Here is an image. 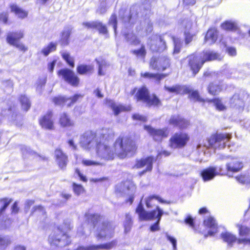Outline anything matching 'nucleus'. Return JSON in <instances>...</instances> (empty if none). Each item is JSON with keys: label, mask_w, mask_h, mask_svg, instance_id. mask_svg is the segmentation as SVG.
<instances>
[{"label": "nucleus", "mask_w": 250, "mask_h": 250, "mask_svg": "<svg viewBox=\"0 0 250 250\" xmlns=\"http://www.w3.org/2000/svg\"><path fill=\"white\" fill-rule=\"evenodd\" d=\"M114 136L115 133L109 129L100 134L99 141L95 146L99 156L106 160H112L116 157L125 159L128 154L134 155L137 153V142L129 135L121 134L116 139L112 146L107 144Z\"/></svg>", "instance_id": "obj_1"}, {"label": "nucleus", "mask_w": 250, "mask_h": 250, "mask_svg": "<svg viewBox=\"0 0 250 250\" xmlns=\"http://www.w3.org/2000/svg\"><path fill=\"white\" fill-rule=\"evenodd\" d=\"M130 94L133 96L136 102H142L148 107H159L163 104L161 100L156 94H150L149 90L146 85L133 88Z\"/></svg>", "instance_id": "obj_2"}, {"label": "nucleus", "mask_w": 250, "mask_h": 250, "mask_svg": "<svg viewBox=\"0 0 250 250\" xmlns=\"http://www.w3.org/2000/svg\"><path fill=\"white\" fill-rule=\"evenodd\" d=\"M70 236L60 226L53 229L48 238V242L51 246L61 248L69 246L71 243Z\"/></svg>", "instance_id": "obj_3"}, {"label": "nucleus", "mask_w": 250, "mask_h": 250, "mask_svg": "<svg viewBox=\"0 0 250 250\" xmlns=\"http://www.w3.org/2000/svg\"><path fill=\"white\" fill-rule=\"evenodd\" d=\"M232 138L231 133L216 132L207 139L209 146L218 149H224Z\"/></svg>", "instance_id": "obj_4"}, {"label": "nucleus", "mask_w": 250, "mask_h": 250, "mask_svg": "<svg viewBox=\"0 0 250 250\" xmlns=\"http://www.w3.org/2000/svg\"><path fill=\"white\" fill-rule=\"evenodd\" d=\"M189 134L184 131L176 132L168 140V146L172 149H181L185 147L190 141Z\"/></svg>", "instance_id": "obj_5"}, {"label": "nucleus", "mask_w": 250, "mask_h": 250, "mask_svg": "<svg viewBox=\"0 0 250 250\" xmlns=\"http://www.w3.org/2000/svg\"><path fill=\"white\" fill-rule=\"evenodd\" d=\"M250 102V95L245 91L234 93L229 100L230 107L236 109H243L246 102Z\"/></svg>", "instance_id": "obj_6"}, {"label": "nucleus", "mask_w": 250, "mask_h": 250, "mask_svg": "<svg viewBox=\"0 0 250 250\" xmlns=\"http://www.w3.org/2000/svg\"><path fill=\"white\" fill-rule=\"evenodd\" d=\"M115 226L109 221H103L100 226L97 229L96 237L98 239H102L106 237L111 238L113 237Z\"/></svg>", "instance_id": "obj_7"}, {"label": "nucleus", "mask_w": 250, "mask_h": 250, "mask_svg": "<svg viewBox=\"0 0 250 250\" xmlns=\"http://www.w3.org/2000/svg\"><path fill=\"white\" fill-rule=\"evenodd\" d=\"M23 37L24 33L22 31L10 32L6 36V41L9 44L15 46L20 50L25 52L27 50L28 48L20 42V40Z\"/></svg>", "instance_id": "obj_8"}, {"label": "nucleus", "mask_w": 250, "mask_h": 250, "mask_svg": "<svg viewBox=\"0 0 250 250\" xmlns=\"http://www.w3.org/2000/svg\"><path fill=\"white\" fill-rule=\"evenodd\" d=\"M39 124L43 129L53 130L55 129L54 113L52 110H47L38 120Z\"/></svg>", "instance_id": "obj_9"}, {"label": "nucleus", "mask_w": 250, "mask_h": 250, "mask_svg": "<svg viewBox=\"0 0 250 250\" xmlns=\"http://www.w3.org/2000/svg\"><path fill=\"white\" fill-rule=\"evenodd\" d=\"M82 97L83 95L78 94H74L71 97L58 95L53 97L52 102L55 105L63 106L66 105L67 107H70Z\"/></svg>", "instance_id": "obj_10"}, {"label": "nucleus", "mask_w": 250, "mask_h": 250, "mask_svg": "<svg viewBox=\"0 0 250 250\" xmlns=\"http://www.w3.org/2000/svg\"><path fill=\"white\" fill-rule=\"evenodd\" d=\"M144 128L147 131L149 135L155 142H161L169 135V131L167 127L155 128L149 125H145Z\"/></svg>", "instance_id": "obj_11"}, {"label": "nucleus", "mask_w": 250, "mask_h": 250, "mask_svg": "<svg viewBox=\"0 0 250 250\" xmlns=\"http://www.w3.org/2000/svg\"><path fill=\"white\" fill-rule=\"evenodd\" d=\"M57 74L67 83L73 86H78L80 83L79 77L74 71L68 68H62L57 72Z\"/></svg>", "instance_id": "obj_12"}, {"label": "nucleus", "mask_w": 250, "mask_h": 250, "mask_svg": "<svg viewBox=\"0 0 250 250\" xmlns=\"http://www.w3.org/2000/svg\"><path fill=\"white\" fill-rule=\"evenodd\" d=\"M188 66L191 72V76L195 77L200 72L204 65V62L200 61L198 56L195 53H192L187 57Z\"/></svg>", "instance_id": "obj_13"}, {"label": "nucleus", "mask_w": 250, "mask_h": 250, "mask_svg": "<svg viewBox=\"0 0 250 250\" xmlns=\"http://www.w3.org/2000/svg\"><path fill=\"white\" fill-rule=\"evenodd\" d=\"M157 212L156 208L151 211H146L145 209L141 202H140L135 208V212L138 214L139 220L141 221H147L153 220Z\"/></svg>", "instance_id": "obj_14"}, {"label": "nucleus", "mask_w": 250, "mask_h": 250, "mask_svg": "<svg viewBox=\"0 0 250 250\" xmlns=\"http://www.w3.org/2000/svg\"><path fill=\"white\" fill-rule=\"evenodd\" d=\"M149 64L154 70L164 71L170 67V60L167 56L162 57L159 60L153 57L151 59Z\"/></svg>", "instance_id": "obj_15"}, {"label": "nucleus", "mask_w": 250, "mask_h": 250, "mask_svg": "<svg viewBox=\"0 0 250 250\" xmlns=\"http://www.w3.org/2000/svg\"><path fill=\"white\" fill-rule=\"evenodd\" d=\"M54 158L58 167L62 169H66L69 162L67 155L60 148H56L54 150Z\"/></svg>", "instance_id": "obj_16"}, {"label": "nucleus", "mask_w": 250, "mask_h": 250, "mask_svg": "<svg viewBox=\"0 0 250 250\" xmlns=\"http://www.w3.org/2000/svg\"><path fill=\"white\" fill-rule=\"evenodd\" d=\"M168 124L173 127L184 129L187 128L190 125V121L180 115H172L168 121Z\"/></svg>", "instance_id": "obj_17"}, {"label": "nucleus", "mask_w": 250, "mask_h": 250, "mask_svg": "<svg viewBox=\"0 0 250 250\" xmlns=\"http://www.w3.org/2000/svg\"><path fill=\"white\" fill-rule=\"evenodd\" d=\"M243 167V164L238 158H231L230 161L226 164L227 171L231 173H236L240 171Z\"/></svg>", "instance_id": "obj_18"}, {"label": "nucleus", "mask_w": 250, "mask_h": 250, "mask_svg": "<svg viewBox=\"0 0 250 250\" xmlns=\"http://www.w3.org/2000/svg\"><path fill=\"white\" fill-rule=\"evenodd\" d=\"M58 124L62 128H70L75 125L74 122L66 112H63L60 114Z\"/></svg>", "instance_id": "obj_19"}, {"label": "nucleus", "mask_w": 250, "mask_h": 250, "mask_svg": "<svg viewBox=\"0 0 250 250\" xmlns=\"http://www.w3.org/2000/svg\"><path fill=\"white\" fill-rule=\"evenodd\" d=\"M154 161V157L152 156H148L145 158L136 159L135 163L133 167L139 169L146 166V167H153V164Z\"/></svg>", "instance_id": "obj_20"}, {"label": "nucleus", "mask_w": 250, "mask_h": 250, "mask_svg": "<svg viewBox=\"0 0 250 250\" xmlns=\"http://www.w3.org/2000/svg\"><path fill=\"white\" fill-rule=\"evenodd\" d=\"M10 12L15 15L18 18L24 19L28 15V12L21 7L16 3H12L9 5Z\"/></svg>", "instance_id": "obj_21"}, {"label": "nucleus", "mask_w": 250, "mask_h": 250, "mask_svg": "<svg viewBox=\"0 0 250 250\" xmlns=\"http://www.w3.org/2000/svg\"><path fill=\"white\" fill-rule=\"evenodd\" d=\"M216 170V167H209L203 169L201 172L200 175L204 181H210L217 175Z\"/></svg>", "instance_id": "obj_22"}, {"label": "nucleus", "mask_w": 250, "mask_h": 250, "mask_svg": "<svg viewBox=\"0 0 250 250\" xmlns=\"http://www.w3.org/2000/svg\"><path fill=\"white\" fill-rule=\"evenodd\" d=\"M164 89L169 93L179 95H185L188 92V87L185 85L176 84L172 86H164Z\"/></svg>", "instance_id": "obj_23"}, {"label": "nucleus", "mask_w": 250, "mask_h": 250, "mask_svg": "<svg viewBox=\"0 0 250 250\" xmlns=\"http://www.w3.org/2000/svg\"><path fill=\"white\" fill-rule=\"evenodd\" d=\"M121 188L120 189H117L116 191L119 193L125 192L126 191H130L131 192H135L136 186L134 182L129 179L123 181L120 183Z\"/></svg>", "instance_id": "obj_24"}, {"label": "nucleus", "mask_w": 250, "mask_h": 250, "mask_svg": "<svg viewBox=\"0 0 250 250\" xmlns=\"http://www.w3.org/2000/svg\"><path fill=\"white\" fill-rule=\"evenodd\" d=\"M218 31L215 27H211L207 30L204 42H209L210 44H214L218 39Z\"/></svg>", "instance_id": "obj_25"}, {"label": "nucleus", "mask_w": 250, "mask_h": 250, "mask_svg": "<svg viewBox=\"0 0 250 250\" xmlns=\"http://www.w3.org/2000/svg\"><path fill=\"white\" fill-rule=\"evenodd\" d=\"M76 71L80 75H90L94 72V67L91 64H80L77 65Z\"/></svg>", "instance_id": "obj_26"}, {"label": "nucleus", "mask_w": 250, "mask_h": 250, "mask_svg": "<svg viewBox=\"0 0 250 250\" xmlns=\"http://www.w3.org/2000/svg\"><path fill=\"white\" fill-rule=\"evenodd\" d=\"M247 220L243 219L241 222L236 225V227L238 229L239 235L241 237H247L250 234V228L247 224Z\"/></svg>", "instance_id": "obj_27"}, {"label": "nucleus", "mask_w": 250, "mask_h": 250, "mask_svg": "<svg viewBox=\"0 0 250 250\" xmlns=\"http://www.w3.org/2000/svg\"><path fill=\"white\" fill-rule=\"evenodd\" d=\"M204 58L202 60L204 63L207 62H211L215 60L221 61L223 57L220 54L212 51H204L203 52Z\"/></svg>", "instance_id": "obj_28"}, {"label": "nucleus", "mask_w": 250, "mask_h": 250, "mask_svg": "<svg viewBox=\"0 0 250 250\" xmlns=\"http://www.w3.org/2000/svg\"><path fill=\"white\" fill-rule=\"evenodd\" d=\"M207 91L211 96L218 95L223 90L222 86L221 84L210 82L207 86Z\"/></svg>", "instance_id": "obj_29"}, {"label": "nucleus", "mask_w": 250, "mask_h": 250, "mask_svg": "<svg viewBox=\"0 0 250 250\" xmlns=\"http://www.w3.org/2000/svg\"><path fill=\"white\" fill-rule=\"evenodd\" d=\"M188 92L187 94H188V98L191 100H193L194 102H197L199 103H205L207 102V99H205L202 98L199 91L197 90H191L188 87Z\"/></svg>", "instance_id": "obj_30"}, {"label": "nucleus", "mask_w": 250, "mask_h": 250, "mask_svg": "<svg viewBox=\"0 0 250 250\" xmlns=\"http://www.w3.org/2000/svg\"><path fill=\"white\" fill-rule=\"evenodd\" d=\"M97 135L96 132L92 130L85 131L82 135L83 142L85 145H89L97 138Z\"/></svg>", "instance_id": "obj_31"}, {"label": "nucleus", "mask_w": 250, "mask_h": 250, "mask_svg": "<svg viewBox=\"0 0 250 250\" xmlns=\"http://www.w3.org/2000/svg\"><path fill=\"white\" fill-rule=\"evenodd\" d=\"M220 236L223 240L227 243L231 247L235 242L238 244V238H237L234 234L229 232H223L221 233Z\"/></svg>", "instance_id": "obj_32"}, {"label": "nucleus", "mask_w": 250, "mask_h": 250, "mask_svg": "<svg viewBox=\"0 0 250 250\" xmlns=\"http://www.w3.org/2000/svg\"><path fill=\"white\" fill-rule=\"evenodd\" d=\"M110 106L112 109L114 114L116 116L118 115L122 112H127L131 110L130 105H117L114 103H111Z\"/></svg>", "instance_id": "obj_33"}, {"label": "nucleus", "mask_w": 250, "mask_h": 250, "mask_svg": "<svg viewBox=\"0 0 250 250\" xmlns=\"http://www.w3.org/2000/svg\"><path fill=\"white\" fill-rule=\"evenodd\" d=\"M140 76L141 78L146 79H154L156 82L159 83L166 76V75L164 74L152 73L145 72L144 73H141Z\"/></svg>", "instance_id": "obj_34"}, {"label": "nucleus", "mask_w": 250, "mask_h": 250, "mask_svg": "<svg viewBox=\"0 0 250 250\" xmlns=\"http://www.w3.org/2000/svg\"><path fill=\"white\" fill-rule=\"evenodd\" d=\"M84 216L86 222L91 223L93 227H95L97 224L101 221L102 219V216L97 213H85Z\"/></svg>", "instance_id": "obj_35"}, {"label": "nucleus", "mask_w": 250, "mask_h": 250, "mask_svg": "<svg viewBox=\"0 0 250 250\" xmlns=\"http://www.w3.org/2000/svg\"><path fill=\"white\" fill-rule=\"evenodd\" d=\"M207 102L213 104L216 109L219 111H225L227 109V106L223 104L221 98L218 97L207 99Z\"/></svg>", "instance_id": "obj_36"}, {"label": "nucleus", "mask_w": 250, "mask_h": 250, "mask_svg": "<svg viewBox=\"0 0 250 250\" xmlns=\"http://www.w3.org/2000/svg\"><path fill=\"white\" fill-rule=\"evenodd\" d=\"M22 109L27 112L31 107V102L29 98L25 95H21L19 97Z\"/></svg>", "instance_id": "obj_37"}, {"label": "nucleus", "mask_w": 250, "mask_h": 250, "mask_svg": "<svg viewBox=\"0 0 250 250\" xmlns=\"http://www.w3.org/2000/svg\"><path fill=\"white\" fill-rule=\"evenodd\" d=\"M156 210H157L158 212L157 215L155 216L157 218V221L150 226V229L151 231H156L159 230L160 228L159 227V224L160 221L161 217L164 213L163 210L159 206L156 207Z\"/></svg>", "instance_id": "obj_38"}, {"label": "nucleus", "mask_w": 250, "mask_h": 250, "mask_svg": "<svg viewBox=\"0 0 250 250\" xmlns=\"http://www.w3.org/2000/svg\"><path fill=\"white\" fill-rule=\"evenodd\" d=\"M221 27L224 30L234 31L237 29L236 24L230 21H226L221 24Z\"/></svg>", "instance_id": "obj_39"}, {"label": "nucleus", "mask_w": 250, "mask_h": 250, "mask_svg": "<svg viewBox=\"0 0 250 250\" xmlns=\"http://www.w3.org/2000/svg\"><path fill=\"white\" fill-rule=\"evenodd\" d=\"M57 45L56 42H50L42 49L41 52L44 56H47L51 52L56 50Z\"/></svg>", "instance_id": "obj_40"}, {"label": "nucleus", "mask_w": 250, "mask_h": 250, "mask_svg": "<svg viewBox=\"0 0 250 250\" xmlns=\"http://www.w3.org/2000/svg\"><path fill=\"white\" fill-rule=\"evenodd\" d=\"M203 225L207 228L212 229H217V225L216 223L215 219L213 217L209 216L205 219L203 222Z\"/></svg>", "instance_id": "obj_41"}, {"label": "nucleus", "mask_w": 250, "mask_h": 250, "mask_svg": "<svg viewBox=\"0 0 250 250\" xmlns=\"http://www.w3.org/2000/svg\"><path fill=\"white\" fill-rule=\"evenodd\" d=\"M11 243V240L8 236L0 234V250H5Z\"/></svg>", "instance_id": "obj_42"}, {"label": "nucleus", "mask_w": 250, "mask_h": 250, "mask_svg": "<svg viewBox=\"0 0 250 250\" xmlns=\"http://www.w3.org/2000/svg\"><path fill=\"white\" fill-rule=\"evenodd\" d=\"M167 49L166 42L163 39H160L158 42L155 44L154 52L161 53Z\"/></svg>", "instance_id": "obj_43"}, {"label": "nucleus", "mask_w": 250, "mask_h": 250, "mask_svg": "<svg viewBox=\"0 0 250 250\" xmlns=\"http://www.w3.org/2000/svg\"><path fill=\"white\" fill-rule=\"evenodd\" d=\"M131 52L137 58H140L143 59L145 58L146 55V51L144 45H142L139 49L132 50Z\"/></svg>", "instance_id": "obj_44"}, {"label": "nucleus", "mask_w": 250, "mask_h": 250, "mask_svg": "<svg viewBox=\"0 0 250 250\" xmlns=\"http://www.w3.org/2000/svg\"><path fill=\"white\" fill-rule=\"evenodd\" d=\"M71 34V30L63 31L62 33L61 38L60 39V43L62 46L68 45L69 43V39Z\"/></svg>", "instance_id": "obj_45"}, {"label": "nucleus", "mask_w": 250, "mask_h": 250, "mask_svg": "<svg viewBox=\"0 0 250 250\" xmlns=\"http://www.w3.org/2000/svg\"><path fill=\"white\" fill-rule=\"evenodd\" d=\"M125 220L124 223V228L125 232H128L132 226L133 221L132 217L129 213H126L125 214Z\"/></svg>", "instance_id": "obj_46"}, {"label": "nucleus", "mask_w": 250, "mask_h": 250, "mask_svg": "<svg viewBox=\"0 0 250 250\" xmlns=\"http://www.w3.org/2000/svg\"><path fill=\"white\" fill-rule=\"evenodd\" d=\"M61 56L62 58L70 67L71 68H73L74 67V60L73 58L70 55L69 53L63 52L61 54Z\"/></svg>", "instance_id": "obj_47"}, {"label": "nucleus", "mask_w": 250, "mask_h": 250, "mask_svg": "<svg viewBox=\"0 0 250 250\" xmlns=\"http://www.w3.org/2000/svg\"><path fill=\"white\" fill-rule=\"evenodd\" d=\"M153 199H155L158 200L160 203H164L165 201L162 199L160 197L156 195H151L148 196L146 199V205L147 208H150L152 207V205L151 204V201Z\"/></svg>", "instance_id": "obj_48"}, {"label": "nucleus", "mask_w": 250, "mask_h": 250, "mask_svg": "<svg viewBox=\"0 0 250 250\" xmlns=\"http://www.w3.org/2000/svg\"><path fill=\"white\" fill-rule=\"evenodd\" d=\"M38 213H40L42 215H45L46 214L44 208L42 205L34 206L31 210L30 215H34Z\"/></svg>", "instance_id": "obj_49"}, {"label": "nucleus", "mask_w": 250, "mask_h": 250, "mask_svg": "<svg viewBox=\"0 0 250 250\" xmlns=\"http://www.w3.org/2000/svg\"><path fill=\"white\" fill-rule=\"evenodd\" d=\"M117 245V240H113L110 242L98 245L100 250H109L114 248Z\"/></svg>", "instance_id": "obj_50"}, {"label": "nucleus", "mask_w": 250, "mask_h": 250, "mask_svg": "<svg viewBox=\"0 0 250 250\" xmlns=\"http://www.w3.org/2000/svg\"><path fill=\"white\" fill-rule=\"evenodd\" d=\"M11 23L9 13L6 11H3L0 13V23L4 25L10 24Z\"/></svg>", "instance_id": "obj_51"}, {"label": "nucleus", "mask_w": 250, "mask_h": 250, "mask_svg": "<svg viewBox=\"0 0 250 250\" xmlns=\"http://www.w3.org/2000/svg\"><path fill=\"white\" fill-rule=\"evenodd\" d=\"M235 178L239 183L243 185L250 183V176L245 174H240L235 176Z\"/></svg>", "instance_id": "obj_52"}, {"label": "nucleus", "mask_w": 250, "mask_h": 250, "mask_svg": "<svg viewBox=\"0 0 250 250\" xmlns=\"http://www.w3.org/2000/svg\"><path fill=\"white\" fill-rule=\"evenodd\" d=\"M12 201L11 198L7 197L0 199V203H2V206L0 208V215L5 210L8 205Z\"/></svg>", "instance_id": "obj_53"}, {"label": "nucleus", "mask_w": 250, "mask_h": 250, "mask_svg": "<svg viewBox=\"0 0 250 250\" xmlns=\"http://www.w3.org/2000/svg\"><path fill=\"white\" fill-rule=\"evenodd\" d=\"M72 186L73 192L78 196L85 192L84 188L81 184L73 183L72 185Z\"/></svg>", "instance_id": "obj_54"}, {"label": "nucleus", "mask_w": 250, "mask_h": 250, "mask_svg": "<svg viewBox=\"0 0 250 250\" xmlns=\"http://www.w3.org/2000/svg\"><path fill=\"white\" fill-rule=\"evenodd\" d=\"M100 34L105 35L106 37H108V31L106 26L102 22L98 21L97 28Z\"/></svg>", "instance_id": "obj_55"}, {"label": "nucleus", "mask_w": 250, "mask_h": 250, "mask_svg": "<svg viewBox=\"0 0 250 250\" xmlns=\"http://www.w3.org/2000/svg\"><path fill=\"white\" fill-rule=\"evenodd\" d=\"M184 41L186 45L190 43L196 36L195 33H192L189 31H185L184 32Z\"/></svg>", "instance_id": "obj_56"}, {"label": "nucleus", "mask_w": 250, "mask_h": 250, "mask_svg": "<svg viewBox=\"0 0 250 250\" xmlns=\"http://www.w3.org/2000/svg\"><path fill=\"white\" fill-rule=\"evenodd\" d=\"M174 48L173 50V54H178L181 51L182 47V42L178 39H173Z\"/></svg>", "instance_id": "obj_57"}, {"label": "nucleus", "mask_w": 250, "mask_h": 250, "mask_svg": "<svg viewBox=\"0 0 250 250\" xmlns=\"http://www.w3.org/2000/svg\"><path fill=\"white\" fill-rule=\"evenodd\" d=\"M108 24L112 25L114 32L115 34H116L118 21L117 17L115 14H112L111 15L110 19L108 21Z\"/></svg>", "instance_id": "obj_58"}, {"label": "nucleus", "mask_w": 250, "mask_h": 250, "mask_svg": "<svg viewBox=\"0 0 250 250\" xmlns=\"http://www.w3.org/2000/svg\"><path fill=\"white\" fill-rule=\"evenodd\" d=\"M184 222L186 224L189 226L194 230H197L195 224L194 220L190 215H188L186 217V218L184 220Z\"/></svg>", "instance_id": "obj_59"}, {"label": "nucleus", "mask_w": 250, "mask_h": 250, "mask_svg": "<svg viewBox=\"0 0 250 250\" xmlns=\"http://www.w3.org/2000/svg\"><path fill=\"white\" fill-rule=\"evenodd\" d=\"M11 220L10 218L2 220L0 223V230H4L8 228L10 225Z\"/></svg>", "instance_id": "obj_60"}, {"label": "nucleus", "mask_w": 250, "mask_h": 250, "mask_svg": "<svg viewBox=\"0 0 250 250\" xmlns=\"http://www.w3.org/2000/svg\"><path fill=\"white\" fill-rule=\"evenodd\" d=\"M98 21H93L91 22H83V25L88 29H96Z\"/></svg>", "instance_id": "obj_61"}, {"label": "nucleus", "mask_w": 250, "mask_h": 250, "mask_svg": "<svg viewBox=\"0 0 250 250\" xmlns=\"http://www.w3.org/2000/svg\"><path fill=\"white\" fill-rule=\"evenodd\" d=\"M132 118L133 120L139 121L142 122H146L147 121V118L146 116H145L143 115L138 113L133 114L132 115Z\"/></svg>", "instance_id": "obj_62"}, {"label": "nucleus", "mask_w": 250, "mask_h": 250, "mask_svg": "<svg viewBox=\"0 0 250 250\" xmlns=\"http://www.w3.org/2000/svg\"><path fill=\"white\" fill-rule=\"evenodd\" d=\"M82 163L84 166H98L100 165V163L90 160H83Z\"/></svg>", "instance_id": "obj_63"}, {"label": "nucleus", "mask_w": 250, "mask_h": 250, "mask_svg": "<svg viewBox=\"0 0 250 250\" xmlns=\"http://www.w3.org/2000/svg\"><path fill=\"white\" fill-rule=\"evenodd\" d=\"M216 167V173H217V175H227L229 172L227 171V170H225L223 167Z\"/></svg>", "instance_id": "obj_64"}]
</instances>
